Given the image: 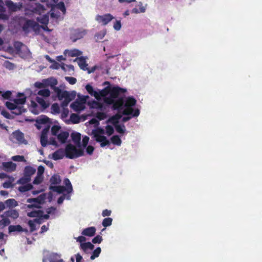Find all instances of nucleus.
<instances>
[{"label": "nucleus", "mask_w": 262, "mask_h": 262, "mask_svg": "<svg viewBox=\"0 0 262 262\" xmlns=\"http://www.w3.org/2000/svg\"><path fill=\"white\" fill-rule=\"evenodd\" d=\"M124 104V100L123 97H120L117 100H114L113 105V108L114 110H117L118 112H121L123 110V105Z\"/></svg>", "instance_id": "obj_11"}, {"label": "nucleus", "mask_w": 262, "mask_h": 262, "mask_svg": "<svg viewBox=\"0 0 262 262\" xmlns=\"http://www.w3.org/2000/svg\"><path fill=\"white\" fill-rule=\"evenodd\" d=\"M103 239L101 236L99 235H97L96 236H95L93 239L92 242L94 244H100L102 241Z\"/></svg>", "instance_id": "obj_59"}, {"label": "nucleus", "mask_w": 262, "mask_h": 262, "mask_svg": "<svg viewBox=\"0 0 262 262\" xmlns=\"http://www.w3.org/2000/svg\"><path fill=\"white\" fill-rule=\"evenodd\" d=\"M49 189L53 191L56 192L59 194L63 193L64 191H67L66 187L63 186H52L49 187Z\"/></svg>", "instance_id": "obj_23"}, {"label": "nucleus", "mask_w": 262, "mask_h": 262, "mask_svg": "<svg viewBox=\"0 0 262 262\" xmlns=\"http://www.w3.org/2000/svg\"><path fill=\"white\" fill-rule=\"evenodd\" d=\"M36 20L40 24L47 25L49 23V16L47 15H44L41 17H37Z\"/></svg>", "instance_id": "obj_36"}, {"label": "nucleus", "mask_w": 262, "mask_h": 262, "mask_svg": "<svg viewBox=\"0 0 262 262\" xmlns=\"http://www.w3.org/2000/svg\"><path fill=\"white\" fill-rule=\"evenodd\" d=\"M25 112V110L23 108V106L17 105L16 109L13 110L12 113L16 115H19Z\"/></svg>", "instance_id": "obj_48"}, {"label": "nucleus", "mask_w": 262, "mask_h": 262, "mask_svg": "<svg viewBox=\"0 0 262 262\" xmlns=\"http://www.w3.org/2000/svg\"><path fill=\"white\" fill-rule=\"evenodd\" d=\"M42 213V210L32 211L28 213V216L31 217H39Z\"/></svg>", "instance_id": "obj_40"}, {"label": "nucleus", "mask_w": 262, "mask_h": 262, "mask_svg": "<svg viewBox=\"0 0 262 262\" xmlns=\"http://www.w3.org/2000/svg\"><path fill=\"white\" fill-rule=\"evenodd\" d=\"M36 172V169L31 166H26L25 167L24 174L28 178H31Z\"/></svg>", "instance_id": "obj_17"}, {"label": "nucleus", "mask_w": 262, "mask_h": 262, "mask_svg": "<svg viewBox=\"0 0 262 262\" xmlns=\"http://www.w3.org/2000/svg\"><path fill=\"white\" fill-rule=\"evenodd\" d=\"M50 94H51V93H50V90L48 89H46L40 90L37 92V94L38 95H40V96H41L43 97H49L50 95Z\"/></svg>", "instance_id": "obj_42"}, {"label": "nucleus", "mask_w": 262, "mask_h": 262, "mask_svg": "<svg viewBox=\"0 0 262 262\" xmlns=\"http://www.w3.org/2000/svg\"><path fill=\"white\" fill-rule=\"evenodd\" d=\"M41 26L36 21L27 19L23 26V30L25 32H28L30 28L32 29L36 33H39Z\"/></svg>", "instance_id": "obj_3"}, {"label": "nucleus", "mask_w": 262, "mask_h": 262, "mask_svg": "<svg viewBox=\"0 0 262 262\" xmlns=\"http://www.w3.org/2000/svg\"><path fill=\"white\" fill-rule=\"evenodd\" d=\"M31 181V178H28L24 174V176L20 178L17 182V184L25 185L28 184Z\"/></svg>", "instance_id": "obj_37"}, {"label": "nucleus", "mask_w": 262, "mask_h": 262, "mask_svg": "<svg viewBox=\"0 0 262 262\" xmlns=\"http://www.w3.org/2000/svg\"><path fill=\"white\" fill-rule=\"evenodd\" d=\"M113 219L111 217L105 218L102 221V225L104 227L110 226L112 225Z\"/></svg>", "instance_id": "obj_50"}, {"label": "nucleus", "mask_w": 262, "mask_h": 262, "mask_svg": "<svg viewBox=\"0 0 262 262\" xmlns=\"http://www.w3.org/2000/svg\"><path fill=\"white\" fill-rule=\"evenodd\" d=\"M18 96L20 97L14 99L13 100L14 102L17 105H22L25 103L26 101V97L25 96L23 93H18Z\"/></svg>", "instance_id": "obj_21"}, {"label": "nucleus", "mask_w": 262, "mask_h": 262, "mask_svg": "<svg viewBox=\"0 0 262 262\" xmlns=\"http://www.w3.org/2000/svg\"><path fill=\"white\" fill-rule=\"evenodd\" d=\"M12 93L10 91H7L2 93V96L4 99H10Z\"/></svg>", "instance_id": "obj_63"}, {"label": "nucleus", "mask_w": 262, "mask_h": 262, "mask_svg": "<svg viewBox=\"0 0 262 262\" xmlns=\"http://www.w3.org/2000/svg\"><path fill=\"white\" fill-rule=\"evenodd\" d=\"M51 185L59 184L61 182L60 177L58 174H54L50 179Z\"/></svg>", "instance_id": "obj_34"}, {"label": "nucleus", "mask_w": 262, "mask_h": 262, "mask_svg": "<svg viewBox=\"0 0 262 262\" xmlns=\"http://www.w3.org/2000/svg\"><path fill=\"white\" fill-rule=\"evenodd\" d=\"M2 0H0V19L7 20L8 19V16L5 13V8L2 5Z\"/></svg>", "instance_id": "obj_32"}, {"label": "nucleus", "mask_w": 262, "mask_h": 262, "mask_svg": "<svg viewBox=\"0 0 262 262\" xmlns=\"http://www.w3.org/2000/svg\"><path fill=\"white\" fill-rule=\"evenodd\" d=\"M96 228L95 227H90L86 228L84 229L81 234L84 236H93L96 233Z\"/></svg>", "instance_id": "obj_14"}, {"label": "nucleus", "mask_w": 262, "mask_h": 262, "mask_svg": "<svg viewBox=\"0 0 262 262\" xmlns=\"http://www.w3.org/2000/svg\"><path fill=\"white\" fill-rule=\"evenodd\" d=\"M3 219L0 220V226L5 227L10 224V221L8 217L3 216Z\"/></svg>", "instance_id": "obj_45"}, {"label": "nucleus", "mask_w": 262, "mask_h": 262, "mask_svg": "<svg viewBox=\"0 0 262 262\" xmlns=\"http://www.w3.org/2000/svg\"><path fill=\"white\" fill-rule=\"evenodd\" d=\"M45 195L44 194H41L38 196L36 198H31L28 199L27 201L28 203H35L36 204H29L27 205V207L29 208H32L33 207L35 208H40V207L39 206V204H43L45 201Z\"/></svg>", "instance_id": "obj_5"}, {"label": "nucleus", "mask_w": 262, "mask_h": 262, "mask_svg": "<svg viewBox=\"0 0 262 262\" xmlns=\"http://www.w3.org/2000/svg\"><path fill=\"white\" fill-rule=\"evenodd\" d=\"M40 143L42 147H46L48 144H49L47 136L41 135Z\"/></svg>", "instance_id": "obj_51"}, {"label": "nucleus", "mask_w": 262, "mask_h": 262, "mask_svg": "<svg viewBox=\"0 0 262 262\" xmlns=\"http://www.w3.org/2000/svg\"><path fill=\"white\" fill-rule=\"evenodd\" d=\"M64 54H68L69 57H76L79 56L82 54V52L78 49L73 50H66L64 52Z\"/></svg>", "instance_id": "obj_18"}, {"label": "nucleus", "mask_w": 262, "mask_h": 262, "mask_svg": "<svg viewBox=\"0 0 262 262\" xmlns=\"http://www.w3.org/2000/svg\"><path fill=\"white\" fill-rule=\"evenodd\" d=\"M111 140L112 142L115 145L119 146L121 144V140L118 135L113 136Z\"/></svg>", "instance_id": "obj_43"}, {"label": "nucleus", "mask_w": 262, "mask_h": 262, "mask_svg": "<svg viewBox=\"0 0 262 262\" xmlns=\"http://www.w3.org/2000/svg\"><path fill=\"white\" fill-rule=\"evenodd\" d=\"M85 89L90 95L95 97L96 99H98L99 95L98 92L95 91L92 85L87 84L85 86Z\"/></svg>", "instance_id": "obj_26"}, {"label": "nucleus", "mask_w": 262, "mask_h": 262, "mask_svg": "<svg viewBox=\"0 0 262 262\" xmlns=\"http://www.w3.org/2000/svg\"><path fill=\"white\" fill-rule=\"evenodd\" d=\"M71 107L76 112L81 111L84 108L83 104L78 101L73 102Z\"/></svg>", "instance_id": "obj_24"}, {"label": "nucleus", "mask_w": 262, "mask_h": 262, "mask_svg": "<svg viewBox=\"0 0 262 262\" xmlns=\"http://www.w3.org/2000/svg\"><path fill=\"white\" fill-rule=\"evenodd\" d=\"M116 131L120 134H123L125 131V127L123 125L116 124L114 125Z\"/></svg>", "instance_id": "obj_46"}, {"label": "nucleus", "mask_w": 262, "mask_h": 262, "mask_svg": "<svg viewBox=\"0 0 262 262\" xmlns=\"http://www.w3.org/2000/svg\"><path fill=\"white\" fill-rule=\"evenodd\" d=\"M114 18V16L110 13L105 14L103 15H97L96 17V20L99 24H101L103 26L106 25Z\"/></svg>", "instance_id": "obj_7"}, {"label": "nucleus", "mask_w": 262, "mask_h": 262, "mask_svg": "<svg viewBox=\"0 0 262 262\" xmlns=\"http://www.w3.org/2000/svg\"><path fill=\"white\" fill-rule=\"evenodd\" d=\"M122 115H132V117H138L140 114V111L138 109L134 110L133 107H125L124 110L121 111Z\"/></svg>", "instance_id": "obj_9"}, {"label": "nucleus", "mask_w": 262, "mask_h": 262, "mask_svg": "<svg viewBox=\"0 0 262 262\" xmlns=\"http://www.w3.org/2000/svg\"><path fill=\"white\" fill-rule=\"evenodd\" d=\"M113 27L115 30L119 31L120 30L121 27V24L120 20H116L114 23Z\"/></svg>", "instance_id": "obj_64"}, {"label": "nucleus", "mask_w": 262, "mask_h": 262, "mask_svg": "<svg viewBox=\"0 0 262 262\" xmlns=\"http://www.w3.org/2000/svg\"><path fill=\"white\" fill-rule=\"evenodd\" d=\"M3 165L5 169L8 171H14L16 168V164L12 162H4Z\"/></svg>", "instance_id": "obj_19"}, {"label": "nucleus", "mask_w": 262, "mask_h": 262, "mask_svg": "<svg viewBox=\"0 0 262 262\" xmlns=\"http://www.w3.org/2000/svg\"><path fill=\"white\" fill-rule=\"evenodd\" d=\"M34 85L36 88L41 89L47 86L45 79L42 82H36L34 84Z\"/></svg>", "instance_id": "obj_57"}, {"label": "nucleus", "mask_w": 262, "mask_h": 262, "mask_svg": "<svg viewBox=\"0 0 262 262\" xmlns=\"http://www.w3.org/2000/svg\"><path fill=\"white\" fill-rule=\"evenodd\" d=\"M42 180H43L42 176L37 174V176L35 177V178H34V179L33 181V184H39L42 182Z\"/></svg>", "instance_id": "obj_53"}, {"label": "nucleus", "mask_w": 262, "mask_h": 262, "mask_svg": "<svg viewBox=\"0 0 262 262\" xmlns=\"http://www.w3.org/2000/svg\"><path fill=\"white\" fill-rule=\"evenodd\" d=\"M86 34L85 30L81 29H77L74 30L70 35V39L73 42H75L77 40L83 37Z\"/></svg>", "instance_id": "obj_6"}, {"label": "nucleus", "mask_w": 262, "mask_h": 262, "mask_svg": "<svg viewBox=\"0 0 262 262\" xmlns=\"http://www.w3.org/2000/svg\"><path fill=\"white\" fill-rule=\"evenodd\" d=\"M6 6L8 7L9 11L11 12H16L20 9L22 5L20 4H17L13 3L11 0H6L5 2Z\"/></svg>", "instance_id": "obj_10"}, {"label": "nucleus", "mask_w": 262, "mask_h": 262, "mask_svg": "<svg viewBox=\"0 0 262 262\" xmlns=\"http://www.w3.org/2000/svg\"><path fill=\"white\" fill-rule=\"evenodd\" d=\"M66 156L64 150L62 149H59L55 151L52 155V158L54 160L62 159Z\"/></svg>", "instance_id": "obj_15"}, {"label": "nucleus", "mask_w": 262, "mask_h": 262, "mask_svg": "<svg viewBox=\"0 0 262 262\" xmlns=\"http://www.w3.org/2000/svg\"><path fill=\"white\" fill-rule=\"evenodd\" d=\"M6 106L8 109L13 111V110L16 109L17 105L15 103H13L10 102H6Z\"/></svg>", "instance_id": "obj_56"}, {"label": "nucleus", "mask_w": 262, "mask_h": 262, "mask_svg": "<svg viewBox=\"0 0 262 262\" xmlns=\"http://www.w3.org/2000/svg\"><path fill=\"white\" fill-rule=\"evenodd\" d=\"M33 188V185L31 184H27L18 187V190L20 192H25Z\"/></svg>", "instance_id": "obj_35"}, {"label": "nucleus", "mask_w": 262, "mask_h": 262, "mask_svg": "<svg viewBox=\"0 0 262 262\" xmlns=\"http://www.w3.org/2000/svg\"><path fill=\"white\" fill-rule=\"evenodd\" d=\"M34 221L33 220H29L28 221V224L30 228V232H33L36 230V225L35 224Z\"/></svg>", "instance_id": "obj_55"}, {"label": "nucleus", "mask_w": 262, "mask_h": 262, "mask_svg": "<svg viewBox=\"0 0 262 262\" xmlns=\"http://www.w3.org/2000/svg\"><path fill=\"white\" fill-rule=\"evenodd\" d=\"M66 156L69 159H74L83 156V151L81 149H77L71 144H68L64 150Z\"/></svg>", "instance_id": "obj_1"}, {"label": "nucleus", "mask_w": 262, "mask_h": 262, "mask_svg": "<svg viewBox=\"0 0 262 262\" xmlns=\"http://www.w3.org/2000/svg\"><path fill=\"white\" fill-rule=\"evenodd\" d=\"M36 101L44 109L49 106V103L47 102L42 98L36 97Z\"/></svg>", "instance_id": "obj_33"}, {"label": "nucleus", "mask_w": 262, "mask_h": 262, "mask_svg": "<svg viewBox=\"0 0 262 262\" xmlns=\"http://www.w3.org/2000/svg\"><path fill=\"white\" fill-rule=\"evenodd\" d=\"M70 119L74 124H76L80 122V117L76 114H72L70 116Z\"/></svg>", "instance_id": "obj_47"}, {"label": "nucleus", "mask_w": 262, "mask_h": 262, "mask_svg": "<svg viewBox=\"0 0 262 262\" xmlns=\"http://www.w3.org/2000/svg\"><path fill=\"white\" fill-rule=\"evenodd\" d=\"M80 248L83 251L86 252L88 249L93 250L94 246L91 242H86L80 244Z\"/></svg>", "instance_id": "obj_29"}, {"label": "nucleus", "mask_w": 262, "mask_h": 262, "mask_svg": "<svg viewBox=\"0 0 262 262\" xmlns=\"http://www.w3.org/2000/svg\"><path fill=\"white\" fill-rule=\"evenodd\" d=\"M69 134L67 131L60 132L57 136L59 141L61 143H65L69 137Z\"/></svg>", "instance_id": "obj_20"}, {"label": "nucleus", "mask_w": 262, "mask_h": 262, "mask_svg": "<svg viewBox=\"0 0 262 262\" xmlns=\"http://www.w3.org/2000/svg\"><path fill=\"white\" fill-rule=\"evenodd\" d=\"M78 64L82 70L86 71L88 70V64L84 57L81 56L78 58Z\"/></svg>", "instance_id": "obj_22"}, {"label": "nucleus", "mask_w": 262, "mask_h": 262, "mask_svg": "<svg viewBox=\"0 0 262 262\" xmlns=\"http://www.w3.org/2000/svg\"><path fill=\"white\" fill-rule=\"evenodd\" d=\"M122 117L121 112H118V113L110 117L108 120L109 122L113 124L114 125L118 124L119 120Z\"/></svg>", "instance_id": "obj_16"}, {"label": "nucleus", "mask_w": 262, "mask_h": 262, "mask_svg": "<svg viewBox=\"0 0 262 262\" xmlns=\"http://www.w3.org/2000/svg\"><path fill=\"white\" fill-rule=\"evenodd\" d=\"M145 8L142 5V4L140 3L139 8L138 9L137 8H134L132 9V12L135 14L144 13L145 12Z\"/></svg>", "instance_id": "obj_41"}, {"label": "nucleus", "mask_w": 262, "mask_h": 262, "mask_svg": "<svg viewBox=\"0 0 262 262\" xmlns=\"http://www.w3.org/2000/svg\"><path fill=\"white\" fill-rule=\"evenodd\" d=\"M65 79L70 84H74L77 82L76 78L73 77H66Z\"/></svg>", "instance_id": "obj_62"}, {"label": "nucleus", "mask_w": 262, "mask_h": 262, "mask_svg": "<svg viewBox=\"0 0 262 262\" xmlns=\"http://www.w3.org/2000/svg\"><path fill=\"white\" fill-rule=\"evenodd\" d=\"M64 183L66 185L67 188L66 190L68 193H71L73 190V188L70 181L69 179L66 178L64 180Z\"/></svg>", "instance_id": "obj_39"}, {"label": "nucleus", "mask_w": 262, "mask_h": 262, "mask_svg": "<svg viewBox=\"0 0 262 262\" xmlns=\"http://www.w3.org/2000/svg\"><path fill=\"white\" fill-rule=\"evenodd\" d=\"M101 251V249L100 247H97L93 252L92 255L91 256V259L94 260L96 257H98L100 254Z\"/></svg>", "instance_id": "obj_44"}, {"label": "nucleus", "mask_w": 262, "mask_h": 262, "mask_svg": "<svg viewBox=\"0 0 262 262\" xmlns=\"http://www.w3.org/2000/svg\"><path fill=\"white\" fill-rule=\"evenodd\" d=\"M5 203L9 207H14L18 205L17 201L13 199H10L6 200Z\"/></svg>", "instance_id": "obj_38"}, {"label": "nucleus", "mask_w": 262, "mask_h": 262, "mask_svg": "<svg viewBox=\"0 0 262 262\" xmlns=\"http://www.w3.org/2000/svg\"><path fill=\"white\" fill-rule=\"evenodd\" d=\"M136 102L137 101L134 97H128L124 101V106L132 107V106L135 105Z\"/></svg>", "instance_id": "obj_25"}, {"label": "nucleus", "mask_w": 262, "mask_h": 262, "mask_svg": "<svg viewBox=\"0 0 262 262\" xmlns=\"http://www.w3.org/2000/svg\"><path fill=\"white\" fill-rule=\"evenodd\" d=\"M9 233H11L14 232H22L23 227L19 225H10L8 228Z\"/></svg>", "instance_id": "obj_30"}, {"label": "nucleus", "mask_w": 262, "mask_h": 262, "mask_svg": "<svg viewBox=\"0 0 262 262\" xmlns=\"http://www.w3.org/2000/svg\"><path fill=\"white\" fill-rule=\"evenodd\" d=\"M104 133V129L100 128L93 130L92 131V134L94 136L95 140L97 142L100 143V146L102 147L108 145L110 144V141L107 139L106 137L102 135Z\"/></svg>", "instance_id": "obj_2"}, {"label": "nucleus", "mask_w": 262, "mask_h": 262, "mask_svg": "<svg viewBox=\"0 0 262 262\" xmlns=\"http://www.w3.org/2000/svg\"><path fill=\"white\" fill-rule=\"evenodd\" d=\"M13 138L19 143H27V141L24 138V135L19 130L14 132L12 134Z\"/></svg>", "instance_id": "obj_12"}, {"label": "nucleus", "mask_w": 262, "mask_h": 262, "mask_svg": "<svg viewBox=\"0 0 262 262\" xmlns=\"http://www.w3.org/2000/svg\"><path fill=\"white\" fill-rule=\"evenodd\" d=\"M98 94L99 95L98 99H99L101 97H105L108 94L110 95V86L108 85L106 86L103 90L98 92Z\"/></svg>", "instance_id": "obj_31"}, {"label": "nucleus", "mask_w": 262, "mask_h": 262, "mask_svg": "<svg viewBox=\"0 0 262 262\" xmlns=\"http://www.w3.org/2000/svg\"><path fill=\"white\" fill-rule=\"evenodd\" d=\"M23 46V43L19 41H16L14 43V47L18 54H21V49Z\"/></svg>", "instance_id": "obj_49"}, {"label": "nucleus", "mask_w": 262, "mask_h": 262, "mask_svg": "<svg viewBox=\"0 0 262 262\" xmlns=\"http://www.w3.org/2000/svg\"><path fill=\"white\" fill-rule=\"evenodd\" d=\"M71 138L74 143L80 146L81 134L79 133H73L71 134Z\"/></svg>", "instance_id": "obj_27"}, {"label": "nucleus", "mask_w": 262, "mask_h": 262, "mask_svg": "<svg viewBox=\"0 0 262 262\" xmlns=\"http://www.w3.org/2000/svg\"><path fill=\"white\" fill-rule=\"evenodd\" d=\"M45 81H46L47 86H50L54 90V88L56 87L55 85H57L58 83L57 79L54 78H52V77L45 79Z\"/></svg>", "instance_id": "obj_28"}, {"label": "nucleus", "mask_w": 262, "mask_h": 262, "mask_svg": "<svg viewBox=\"0 0 262 262\" xmlns=\"http://www.w3.org/2000/svg\"><path fill=\"white\" fill-rule=\"evenodd\" d=\"M61 129L60 126L54 125L51 128V133L54 136H57L59 130Z\"/></svg>", "instance_id": "obj_52"}, {"label": "nucleus", "mask_w": 262, "mask_h": 262, "mask_svg": "<svg viewBox=\"0 0 262 262\" xmlns=\"http://www.w3.org/2000/svg\"><path fill=\"white\" fill-rule=\"evenodd\" d=\"M52 112L55 114H58L60 112V108L57 103H54L51 106Z\"/></svg>", "instance_id": "obj_54"}, {"label": "nucleus", "mask_w": 262, "mask_h": 262, "mask_svg": "<svg viewBox=\"0 0 262 262\" xmlns=\"http://www.w3.org/2000/svg\"><path fill=\"white\" fill-rule=\"evenodd\" d=\"M54 91L57 93L59 100H64L71 101L75 98V95L70 94L68 91H62L58 87L54 88Z\"/></svg>", "instance_id": "obj_4"}, {"label": "nucleus", "mask_w": 262, "mask_h": 262, "mask_svg": "<svg viewBox=\"0 0 262 262\" xmlns=\"http://www.w3.org/2000/svg\"><path fill=\"white\" fill-rule=\"evenodd\" d=\"M115 98H113L112 96H110L108 97H105L104 99L105 102L107 104H114Z\"/></svg>", "instance_id": "obj_60"}, {"label": "nucleus", "mask_w": 262, "mask_h": 262, "mask_svg": "<svg viewBox=\"0 0 262 262\" xmlns=\"http://www.w3.org/2000/svg\"><path fill=\"white\" fill-rule=\"evenodd\" d=\"M106 132L107 135L111 136L114 133V129L113 126L111 125H106Z\"/></svg>", "instance_id": "obj_58"}, {"label": "nucleus", "mask_w": 262, "mask_h": 262, "mask_svg": "<svg viewBox=\"0 0 262 262\" xmlns=\"http://www.w3.org/2000/svg\"><path fill=\"white\" fill-rule=\"evenodd\" d=\"M126 92L125 89L121 88L118 86L111 87L110 86V95L113 98H117L120 94L124 93Z\"/></svg>", "instance_id": "obj_8"}, {"label": "nucleus", "mask_w": 262, "mask_h": 262, "mask_svg": "<svg viewBox=\"0 0 262 262\" xmlns=\"http://www.w3.org/2000/svg\"><path fill=\"white\" fill-rule=\"evenodd\" d=\"M6 216L11 217L13 219H16L19 216L18 212L15 209H10L4 212V214L2 215V217Z\"/></svg>", "instance_id": "obj_13"}, {"label": "nucleus", "mask_w": 262, "mask_h": 262, "mask_svg": "<svg viewBox=\"0 0 262 262\" xmlns=\"http://www.w3.org/2000/svg\"><path fill=\"white\" fill-rule=\"evenodd\" d=\"M96 117L99 120H102L106 118V115L103 112H98L96 114Z\"/></svg>", "instance_id": "obj_61"}]
</instances>
